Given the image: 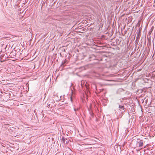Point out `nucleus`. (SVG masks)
<instances>
[{
	"instance_id": "nucleus-2",
	"label": "nucleus",
	"mask_w": 155,
	"mask_h": 155,
	"mask_svg": "<svg viewBox=\"0 0 155 155\" xmlns=\"http://www.w3.org/2000/svg\"><path fill=\"white\" fill-rule=\"evenodd\" d=\"M119 108H120V110H124V106L120 105L119 106Z\"/></svg>"
},
{
	"instance_id": "nucleus-5",
	"label": "nucleus",
	"mask_w": 155,
	"mask_h": 155,
	"mask_svg": "<svg viewBox=\"0 0 155 155\" xmlns=\"http://www.w3.org/2000/svg\"><path fill=\"white\" fill-rule=\"evenodd\" d=\"M90 114L91 116L93 117V113L91 111L90 112Z\"/></svg>"
},
{
	"instance_id": "nucleus-3",
	"label": "nucleus",
	"mask_w": 155,
	"mask_h": 155,
	"mask_svg": "<svg viewBox=\"0 0 155 155\" xmlns=\"http://www.w3.org/2000/svg\"><path fill=\"white\" fill-rule=\"evenodd\" d=\"M79 109V108L78 107H74V110L76 112L77 111H78Z\"/></svg>"
},
{
	"instance_id": "nucleus-4",
	"label": "nucleus",
	"mask_w": 155,
	"mask_h": 155,
	"mask_svg": "<svg viewBox=\"0 0 155 155\" xmlns=\"http://www.w3.org/2000/svg\"><path fill=\"white\" fill-rule=\"evenodd\" d=\"M70 100L71 102H73V97L71 96L70 97Z\"/></svg>"
},
{
	"instance_id": "nucleus-6",
	"label": "nucleus",
	"mask_w": 155,
	"mask_h": 155,
	"mask_svg": "<svg viewBox=\"0 0 155 155\" xmlns=\"http://www.w3.org/2000/svg\"><path fill=\"white\" fill-rule=\"evenodd\" d=\"M47 107H50V104H49V103H48L47 104Z\"/></svg>"
},
{
	"instance_id": "nucleus-7",
	"label": "nucleus",
	"mask_w": 155,
	"mask_h": 155,
	"mask_svg": "<svg viewBox=\"0 0 155 155\" xmlns=\"http://www.w3.org/2000/svg\"><path fill=\"white\" fill-rule=\"evenodd\" d=\"M62 140H63V142H65V139L64 138H62Z\"/></svg>"
},
{
	"instance_id": "nucleus-8",
	"label": "nucleus",
	"mask_w": 155,
	"mask_h": 155,
	"mask_svg": "<svg viewBox=\"0 0 155 155\" xmlns=\"http://www.w3.org/2000/svg\"><path fill=\"white\" fill-rule=\"evenodd\" d=\"M148 145H146V146H145V147H144V148H145V147H148Z\"/></svg>"
},
{
	"instance_id": "nucleus-1",
	"label": "nucleus",
	"mask_w": 155,
	"mask_h": 155,
	"mask_svg": "<svg viewBox=\"0 0 155 155\" xmlns=\"http://www.w3.org/2000/svg\"><path fill=\"white\" fill-rule=\"evenodd\" d=\"M138 144V147H141L143 146V142L141 140H140L139 141L137 142V144Z\"/></svg>"
}]
</instances>
